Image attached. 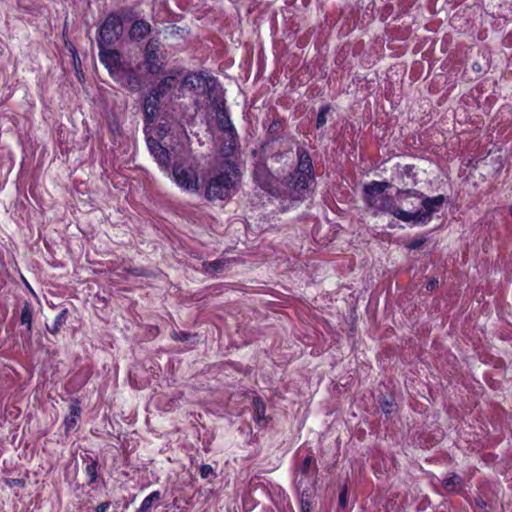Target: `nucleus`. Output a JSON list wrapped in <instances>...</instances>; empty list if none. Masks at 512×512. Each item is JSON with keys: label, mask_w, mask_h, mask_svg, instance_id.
Returning <instances> with one entry per match:
<instances>
[{"label": "nucleus", "mask_w": 512, "mask_h": 512, "mask_svg": "<svg viewBox=\"0 0 512 512\" xmlns=\"http://www.w3.org/2000/svg\"><path fill=\"white\" fill-rule=\"evenodd\" d=\"M99 58L100 61L110 70L112 71L117 67L119 62V53L115 50H105V47L99 49Z\"/></svg>", "instance_id": "f8f14e48"}, {"label": "nucleus", "mask_w": 512, "mask_h": 512, "mask_svg": "<svg viewBox=\"0 0 512 512\" xmlns=\"http://www.w3.org/2000/svg\"><path fill=\"white\" fill-rule=\"evenodd\" d=\"M151 31V26L144 20H138L133 23L130 29V37L135 40H140L146 37Z\"/></svg>", "instance_id": "ddd939ff"}, {"label": "nucleus", "mask_w": 512, "mask_h": 512, "mask_svg": "<svg viewBox=\"0 0 512 512\" xmlns=\"http://www.w3.org/2000/svg\"><path fill=\"white\" fill-rule=\"evenodd\" d=\"M254 180L255 182L265 191H268L272 195H275L277 192L274 191V182L275 179L272 174L269 172L267 166L263 163H257L254 168Z\"/></svg>", "instance_id": "9d476101"}, {"label": "nucleus", "mask_w": 512, "mask_h": 512, "mask_svg": "<svg viewBox=\"0 0 512 512\" xmlns=\"http://www.w3.org/2000/svg\"><path fill=\"white\" fill-rule=\"evenodd\" d=\"M389 184L382 181H372L364 186V201L366 205L373 210V215L389 213L395 218L404 222L400 213L405 212L396 204V199L385 194Z\"/></svg>", "instance_id": "7ed1b4c3"}, {"label": "nucleus", "mask_w": 512, "mask_h": 512, "mask_svg": "<svg viewBox=\"0 0 512 512\" xmlns=\"http://www.w3.org/2000/svg\"><path fill=\"white\" fill-rule=\"evenodd\" d=\"M180 83L181 82L178 80L177 77L168 76L161 80L157 87L153 89V91L160 96H164L173 89H175L178 85H180Z\"/></svg>", "instance_id": "4468645a"}, {"label": "nucleus", "mask_w": 512, "mask_h": 512, "mask_svg": "<svg viewBox=\"0 0 512 512\" xmlns=\"http://www.w3.org/2000/svg\"><path fill=\"white\" fill-rule=\"evenodd\" d=\"M123 25L119 16L110 14L99 29V49L112 45L122 34Z\"/></svg>", "instance_id": "6e6552de"}, {"label": "nucleus", "mask_w": 512, "mask_h": 512, "mask_svg": "<svg viewBox=\"0 0 512 512\" xmlns=\"http://www.w3.org/2000/svg\"><path fill=\"white\" fill-rule=\"evenodd\" d=\"M90 463L87 464L85 468L86 476L88 477L89 484L94 483L97 480V467L98 462L92 458H90Z\"/></svg>", "instance_id": "5701e85b"}, {"label": "nucleus", "mask_w": 512, "mask_h": 512, "mask_svg": "<svg viewBox=\"0 0 512 512\" xmlns=\"http://www.w3.org/2000/svg\"><path fill=\"white\" fill-rule=\"evenodd\" d=\"M200 476L203 479H208L210 477H216L215 470L209 464H203L199 468Z\"/></svg>", "instance_id": "cd10ccee"}, {"label": "nucleus", "mask_w": 512, "mask_h": 512, "mask_svg": "<svg viewBox=\"0 0 512 512\" xmlns=\"http://www.w3.org/2000/svg\"><path fill=\"white\" fill-rule=\"evenodd\" d=\"M425 239L423 237H417L411 240L406 247L410 250L419 249L423 246Z\"/></svg>", "instance_id": "7c9ffc66"}, {"label": "nucleus", "mask_w": 512, "mask_h": 512, "mask_svg": "<svg viewBox=\"0 0 512 512\" xmlns=\"http://www.w3.org/2000/svg\"><path fill=\"white\" fill-rule=\"evenodd\" d=\"M382 410L385 414H389L394 410V405L388 401L383 402Z\"/></svg>", "instance_id": "2f4dec72"}, {"label": "nucleus", "mask_w": 512, "mask_h": 512, "mask_svg": "<svg viewBox=\"0 0 512 512\" xmlns=\"http://www.w3.org/2000/svg\"><path fill=\"white\" fill-rule=\"evenodd\" d=\"M172 337L173 339L175 340H178V341H182V342H190V343H195L197 341V336L196 335H191L189 333H186L184 331H174L173 334H172Z\"/></svg>", "instance_id": "b1692460"}, {"label": "nucleus", "mask_w": 512, "mask_h": 512, "mask_svg": "<svg viewBox=\"0 0 512 512\" xmlns=\"http://www.w3.org/2000/svg\"><path fill=\"white\" fill-rule=\"evenodd\" d=\"M339 504L341 507L346 506V489H344L339 496Z\"/></svg>", "instance_id": "72a5a7b5"}, {"label": "nucleus", "mask_w": 512, "mask_h": 512, "mask_svg": "<svg viewBox=\"0 0 512 512\" xmlns=\"http://www.w3.org/2000/svg\"><path fill=\"white\" fill-rule=\"evenodd\" d=\"M130 85H131V88H132V89H135V88H137V86H138V82H137V81H135L133 84H132V82H130Z\"/></svg>", "instance_id": "4c0bfd02"}, {"label": "nucleus", "mask_w": 512, "mask_h": 512, "mask_svg": "<svg viewBox=\"0 0 512 512\" xmlns=\"http://www.w3.org/2000/svg\"><path fill=\"white\" fill-rule=\"evenodd\" d=\"M216 122L220 130L228 133L234 132V127L228 115V112L224 108H218L216 111Z\"/></svg>", "instance_id": "2eb2a0df"}, {"label": "nucleus", "mask_w": 512, "mask_h": 512, "mask_svg": "<svg viewBox=\"0 0 512 512\" xmlns=\"http://www.w3.org/2000/svg\"><path fill=\"white\" fill-rule=\"evenodd\" d=\"M301 502H302V512H310L309 508H308V502L305 501L303 498H302Z\"/></svg>", "instance_id": "c9c22d12"}, {"label": "nucleus", "mask_w": 512, "mask_h": 512, "mask_svg": "<svg viewBox=\"0 0 512 512\" xmlns=\"http://www.w3.org/2000/svg\"><path fill=\"white\" fill-rule=\"evenodd\" d=\"M314 465L315 461L312 456H306L302 463L296 469L295 485L302 497L309 496L314 483Z\"/></svg>", "instance_id": "0eeeda50"}, {"label": "nucleus", "mask_w": 512, "mask_h": 512, "mask_svg": "<svg viewBox=\"0 0 512 512\" xmlns=\"http://www.w3.org/2000/svg\"><path fill=\"white\" fill-rule=\"evenodd\" d=\"M328 111H329L328 106H323L320 108L318 115H317V119H316L317 128H320L326 124V122H327L326 115H327Z\"/></svg>", "instance_id": "bb28decb"}, {"label": "nucleus", "mask_w": 512, "mask_h": 512, "mask_svg": "<svg viewBox=\"0 0 512 512\" xmlns=\"http://www.w3.org/2000/svg\"><path fill=\"white\" fill-rule=\"evenodd\" d=\"M461 484L462 478L456 474H452L443 480V486L447 491H455Z\"/></svg>", "instance_id": "4be33fe9"}, {"label": "nucleus", "mask_w": 512, "mask_h": 512, "mask_svg": "<svg viewBox=\"0 0 512 512\" xmlns=\"http://www.w3.org/2000/svg\"><path fill=\"white\" fill-rule=\"evenodd\" d=\"M206 271H218L222 269L224 263L221 260L212 261L209 263H204Z\"/></svg>", "instance_id": "c756f323"}, {"label": "nucleus", "mask_w": 512, "mask_h": 512, "mask_svg": "<svg viewBox=\"0 0 512 512\" xmlns=\"http://www.w3.org/2000/svg\"><path fill=\"white\" fill-rule=\"evenodd\" d=\"M32 318H33V307L30 303L25 302L21 309L20 322L22 325L27 327V331L30 333L32 330Z\"/></svg>", "instance_id": "6ab92c4d"}, {"label": "nucleus", "mask_w": 512, "mask_h": 512, "mask_svg": "<svg viewBox=\"0 0 512 512\" xmlns=\"http://www.w3.org/2000/svg\"><path fill=\"white\" fill-rule=\"evenodd\" d=\"M407 203H408V207H404L400 202H399V206L400 208L404 209V210H409V211H416V210H421V206L418 205V201L414 198H408L407 199Z\"/></svg>", "instance_id": "c85d7f7f"}, {"label": "nucleus", "mask_w": 512, "mask_h": 512, "mask_svg": "<svg viewBox=\"0 0 512 512\" xmlns=\"http://www.w3.org/2000/svg\"><path fill=\"white\" fill-rule=\"evenodd\" d=\"M437 284H438V280H437V279H433V280H431V281L427 284L426 288H427V290H433V289H434V287H435Z\"/></svg>", "instance_id": "f704fd0d"}, {"label": "nucleus", "mask_w": 512, "mask_h": 512, "mask_svg": "<svg viewBox=\"0 0 512 512\" xmlns=\"http://www.w3.org/2000/svg\"><path fill=\"white\" fill-rule=\"evenodd\" d=\"M160 95L152 91L144 100L143 112L145 116V122L151 123L156 116L159 109Z\"/></svg>", "instance_id": "9b49d317"}, {"label": "nucleus", "mask_w": 512, "mask_h": 512, "mask_svg": "<svg viewBox=\"0 0 512 512\" xmlns=\"http://www.w3.org/2000/svg\"><path fill=\"white\" fill-rule=\"evenodd\" d=\"M67 318H68V309L64 308L56 316L54 323L51 326L47 325V330L51 334L58 333L60 331V329L63 327V325L66 323Z\"/></svg>", "instance_id": "aec40b11"}, {"label": "nucleus", "mask_w": 512, "mask_h": 512, "mask_svg": "<svg viewBox=\"0 0 512 512\" xmlns=\"http://www.w3.org/2000/svg\"><path fill=\"white\" fill-rule=\"evenodd\" d=\"M217 80L214 77L208 76L203 72L188 73L181 81L179 90L182 93L187 91L195 92L197 95H204L215 89Z\"/></svg>", "instance_id": "423d86ee"}, {"label": "nucleus", "mask_w": 512, "mask_h": 512, "mask_svg": "<svg viewBox=\"0 0 512 512\" xmlns=\"http://www.w3.org/2000/svg\"><path fill=\"white\" fill-rule=\"evenodd\" d=\"M160 42L158 39H150L146 45L144 54H158Z\"/></svg>", "instance_id": "a878e982"}, {"label": "nucleus", "mask_w": 512, "mask_h": 512, "mask_svg": "<svg viewBox=\"0 0 512 512\" xmlns=\"http://www.w3.org/2000/svg\"><path fill=\"white\" fill-rule=\"evenodd\" d=\"M109 505L110 504L108 502H102L96 507L95 512H106V510L109 508Z\"/></svg>", "instance_id": "473e14b6"}, {"label": "nucleus", "mask_w": 512, "mask_h": 512, "mask_svg": "<svg viewBox=\"0 0 512 512\" xmlns=\"http://www.w3.org/2000/svg\"><path fill=\"white\" fill-rule=\"evenodd\" d=\"M172 175L179 188L187 192L196 193L200 189L198 165L189 162L175 161Z\"/></svg>", "instance_id": "39448f33"}, {"label": "nucleus", "mask_w": 512, "mask_h": 512, "mask_svg": "<svg viewBox=\"0 0 512 512\" xmlns=\"http://www.w3.org/2000/svg\"><path fill=\"white\" fill-rule=\"evenodd\" d=\"M396 197L398 202H400L404 207H408V198H414L418 201V205L421 206V210H405V212L400 213V216L404 218L405 223L422 226L427 225L431 221L432 215L439 211L445 201L443 195L427 197L422 192L415 189H398Z\"/></svg>", "instance_id": "f257e3e1"}, {"label": "nucleus", "mask_w": 512, "mask_h": 512, "mask_svg": "<svg viewBox=\"0 0 512 512\" xmlns=\"http://www.w3.org/2000/svg\"><path fill=\"white\" fill-rule=\"evenodd\" d=\"M297 156V169L285 183L289 191L288 197L292 201L302 200L309 183L314 180L313 165L309 153L304 148H298Z\"/></svg>", "instance_id": "20e7f679"}, {"label": "nucleus", "mask_w": 512, "mask_h": 512, "mask_svg": "<svg viewBox=\"0 0 512 512\" xmlns=\"http://www.w3.org/2000/svg\"><path fill=\"white\" fill-rule=\"evenodd\" d=\"M478 505H479L480 507H482V506H484V505H485V503H484L483 501H480V502H478Z\"/></svg>", "instance_id": "58836bf2"}, {"label": "nucleus", "mask_w": 512, "mask_h": 512, "mask_svg": "<svg viewBox=\"0 0 512 512\" xmlns=\"http://www.w3.org/2000/svg\"><path fill=\"white\" fill-rule=\"evenodd\" d=\"M178 133H179V137H181V138L186 137V133H185L184 129L179 128V132Z\"/></svg>", "instance_id": "e433bc0d"}, {"label": "nucleus", "mask_w": 512, "mask_h": 512, "mask_svg": "<svg viewBox=\"0 0 512 512\" xmlns=\"http://www.w3.org/2000/svg\"><path fill=\"white\" fill-rule=\"evenodd\" d=\"M240 182V172L231 160L223 161L215 174L207 182L205 197L208 200H225L231 198L237 191Z\"/></svg>", "instance_id": "f03ea898"}, {"label": "nucleus", "mask_w": 512, "mask_h": 512, "mask_svg": "<svg viewBox=\"0 0 512 512\" xmlns=\"http://www.w3.org/2000/svg\"><path fill=\"white\" fill-rule=\"evenodd\" d=\"M253 407H254V420L259 425H265L266 419H265V405L259 398H254L253 400Z\"/></svg>", "instance_id": "412c9836"}, {"label": "nucleus", "mask_w": 512, "mask_h": 512, "mask_svg": "<svg viewBox=\"0 0 512 512\" xmlns=\"http://www.w3.org/2000/svg\"><path fill=\"white\" fill-rule=\"evenodd\" d=\"M156 134L157 136L163 141L164 145H168L166 141V137L168 136V133L170 131V127L166 123H160L156 127Z\"/></svg>", "instance_id": "393cba45"}, {"label": "nucleus", "mask_w": 512, "mask_h": 512, "mask_svg": "<svg viewBox=\"0 0 512 512\" xmlns=\"http://www.w3.org/2000/svg\"><path fill=\"white\" fill-rule=\"evenodd\" d=\"M144 56V64L147 71L151 74H158L163 67V61L158 54H144Z\"/></svg>", "instance_id": "dca6fc26"}, {"label": "nucleus", "mask_w": 512, "mask_h": 512, "mask_svg": "<svg viewBox=\"0 0 512 512\" xmlns=\"http://www.w3.org/2000/svg\"><path fill=\"white\" fill-rule=\"evenodd\" d=\"M80 414V406L77 403L71 404L69 407V415L64 420L66 431H70L75 427Z\"/></svg>", "instance_id": "f3484780"}, {"label": "nucleus", "mask_w": 512, "mask_h": 512, "mask_svg": "<svg viewBox=\"0 0 512 512\" xmlns=\"http://www.w3.org/2000/svg\"><path fill=\"white\" fill-rule=\"evenodd\" d=\"M161 497L162 495L160 491H153L143 499L136 512H149L153 505L161 500Z\"/></svg>", "instance_id": "a211bd4d"}, {"label": "nucleus", "mask_w": 512, "mask_h": 512, "mask_svg": "<svg viewBox=\"0 0 512 512\" xmlns=\"http://www.w3.org/2000/svg\"><path fill=\"white\" fill-rule=\"evenodd\" d=\"M147 146L160 168L164 172H169L171 156L168 148L153 137L147 138Z\"/></svg>", "instance_id": "1a4fd4ad"}]
</instances>
